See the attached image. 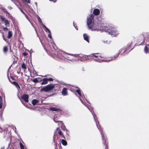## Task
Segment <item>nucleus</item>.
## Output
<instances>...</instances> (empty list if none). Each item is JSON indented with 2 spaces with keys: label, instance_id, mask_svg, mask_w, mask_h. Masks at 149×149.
<instances>
[{
  "label": "nucleus",
  "instance_id": "obj_58",
  "mask_svg": "<svg viewBox=\"0 0 149 149\" xmlns=\"http://www.w3.org/2000/svg\"><path fill=\"white\" fill-rule=\"evenodd\" d=\"M98 125H99V122H98Z\"/></svg>",
  "mask_w": 149,
  "mask_h": 149
},
{
  "label": "nucleus",
  "instance_id": "obj_41",
  "mask_svg": "<svg viewBox=\"0 0 149 149\" xmlns=\"http://www.w3.org/2000/svg\"><path fill=\"white\" fill-rule=\"evenodd\" d=\"M48 36L49 37V38L51 39H52V37L51 35V34H49L48 35Z\"/></svg>",
  "mask_w": 149,
  "mask_h": 149
},
{
  "label": "nucleus",
  "instance_id": "obj_37",
  "mask_svg": "<svg viewBox=\"0 0 149 149\" xmlns=\"http://www.w3.org/2000/svg\"><path fill=\"white\" fill-rule=\"evenodd\" d=\"M80 96L83 98V99H85V97L84 95H81Z\"/></svg>",
  "mask_w": 149,
  "mask_h": 149
},
{
  "label": "nucleus",
  "instance_id": "obj_11",
  "mask_svg": "<svg viewBox=\"0 0 149 149\" xmlns=\"http://www.w3.org/2000/svg\"><path fill=\"white\" fill-rule=\"evenodd\" d=\"M93 13L95 15H99L100 13V10L97 8L95 9L93 11Z\"/></svg>",
  "mask_w": 149,
  "mask_h": 149
},
{
  "label": "nucleus",
  "instance_id": "obj_28",
  "mask_svg": "<svg viewBox=\"0 0 149 149\" xmlns=\"http://www.w3.org/2000/svg\"><path fill=\"white\" fill-rule=\"evenodd\" d=\"M8 50V48L6 46L4 47L3 48V51L4 52H6Z\"/></svg>",
  "mask_w": 149,
  "mask_h": 149
},
{
  "label": "nucleus",
  "instance_id": "obj_10",
  "mask_svg": "<svg viewBox=\"0 0 149 149\" xmlns=\"http://www.w3.org/2000/svg\"><path fill=\"white\" fill-rule=\"evenodd\" d=\"M83 37L84 39L88 43H89V36L86 33H84L83 34Z\"/></svg>",
  "mask_w": 149,
  "mask_h": 149
},
{
  "label": "nucleus",
  "instance_id": "obj_49",
  "mask_svg": "<svg viewBox=\"0 0 149 149\" xmlns=\"http://www.w3.org/2000/svg\"><path fill=\"white\" fill-rule=\"evenodd\" d=\"M5 149V147H1V149Z\"/></svg>",
  "mask_w": 149,
  "mask_h": 149
},
{
  "label": "nucleus",
  "instance_id": "obj_51",
  "mask_svg": "<svg viewBox=\"0 0 149 149\" xmlns=\"http://www.w3.org/2000/svg\"><path fill=\"white\" fill-rule=\"evenodd\" d=\"M4 30H7L8 29L7 28H4Z\"/></svg>",
  "mask_w": 149,
  "mask_h": 149
},
{
  "label": "nucleus",
  "instance_id": "obj_24",
  "mask_svg": "<svg viewBox=\"0 0 149 149\" xmlns=\"http://www.w3.org/2000/svg\"><path fill=\"white\" fill-rule=\"evenodd\" d=\"M19 145L21 148V149H24V146L20 142L19 143Z\"/></svg>",
  "mask_w": 149,
  "mask_h": 149
},
{
  "label": "nucleus",
  "instance_id": "obj_2",
  "mask_svg": "<svg viewBox=\"0 0 149 149\" xmlns=\"http://www.w3.org/2000/svg\"><path fill=\"white\" fill-rule=\"evenodd\" d=\"M79 100L81 101V102L82 103L84 104V105H85L89 109L90 111H91V113L93 115L94 119V120H95V123H96V125L97 126V128L98 129L100 130L101 134L102 136V139L103 140V144L105 146V149H108V143L107 142V140L106 138H105V137L104 136V134L103 133L102 131L101 130L100 128V126H98V124H97V122L96 121V119H95V118L97 117V116L94 114V112H93L92 111V109H89V108L88 107V106L87 105H86L85 104V103L84 102L81 100V98L80 97H79Z\"/></svg>",
  "mask_w": 149,
  "mask_h": 149
},
{
  "label": "nucleus",
  "instance_id": "obj_42",
  "mask_svg": "<svg viewBox=\"0 0 149 149\" xmlns=\"http://www.w3.org/2000/svg\"><path fill=\"white\" fill-rule=\"evenodd\" d=\"M50 1H52L54 3H55L56 2V0H49Z\"/></svg>",
  "mask_w": 149,
  "mask_h": 149
},
{
  "label": "nucleus",
  "instance_id": "obj_6",
  "mask_svg": "<svg viewBox=\"0 0 149 149\" xmlns=\"http://www.w3.org/2000/svg\"><path fill=\"white\" fill-rule=\"evenodd\" d=\"M123 50V49H120L118 51V53L115 56H114L113 59V57H112V58H110L109 59H106L104 60L103 61L108 62L112 60L113 59H114L115 58H116L119 56V54L122 52Z\"/></svg>",
  "mask_w": 149,
  "mask_h": 149
},
{
  "label": "nucleus",
  "instance_id": "obj_1",
  "mask_svg": "<svg viewBox=\"0 0 149 149\" xmlns=\"http://www.w3.org/2000/svg\"><path fill=\"white\" fill-rule=\"evenodd\" d=\"M89 29L92 31H104L111 34L112 36H115L118 34L117 29L112 24L107 25L104 24H100L97 23V24L93 23L91 24V26H88Z\"/></svg>",
  "mask_w": 149,
  "mask_h": 149
},
{
  "label": "nucleus",
  "instance_id": "obj_32",
  "mask_svg": "<svg viewBox=\"0 0 149 149\" xmlns=\"http://www.w3.org/2000/svg\"><path fill=\"white\" fill-rule=\"evenodd\" d=\"M54 80L52 78H47V81H53Z\"/></svg>",
  "mask_w": 149,
  "mask_h": 149
},
{
  "label": "nucleus",
  "instance_id": "obj_21",
  "mask_svg": "<svg viewBox=\"0 0 149 149\" xmlns=\"http://www.w3.org/2000/svg\"><path fill=\"white\" fill-rule=\"evenodd\" d=\"M93 60L99 63H101L102 61V60L100 59L99 58L93 59Z\"/></svg>",
  "mask_w": 149,
  "mask_h": 149
},
{
  "label": "nucleus",
  "instance_id": "obj_8",
  "mask_svg": "<svg viewBox=\"0 0 149 149\" xmlns=\"http://www.w3.org/2000/svg\"><path fill=\"white\" fill-rule=\"evenodd\" d=\"M40 81L41 82V85H45L47 84V78H44L41 79L40 80Z\"/></svg>",
  "mask_w": 149,
  "mask_h": 149
},
{
  "label": "nucleus",
  "instance_id": "obj_54",
  "mask_svg": "<svg viewBox=\"0 0 149 149\" xmlns=\"http://www.w3.org/2000/svg\"><path fill=\"white\" fill-rule=\"evenodd\" d=\"M59 128V127H58L57 128H56V130H57Z\"/></svg>",
  "mask_w": 149,
  "mask_h": 149
},
{
  "label": "nucleus",
  "instance_id": "obj_31",
  "mask_svg": "<svg viewBox=\"0 0 149 149\" xmlns=\"http://www.w3.org/2000/svg\"><path fill=\"white\" fill-rule=\"evenodd\" d=\"M53 120L54 121V122H55L56 123H57L58 122H60L61 123H62V121H58V120L56 121V120H55L54 119H53Z\"/></svg>",
  "mask_w": 149,
  "mask_h": 149
},
{
  "label": "nucleus",
  "instance_id": "obj_18",
  "mask_svg": "<svg viewBox=\"0 0 149 149\" xmlns=\"http://www.w3.org/2000/svg\"><path fill=\"white\" fill-rule=\"evenodd\" d=\"M149 46V45H147L144 48V52L145 53H147L148 52V48L147 47V46Z\"/></svg>",
  "mask_w": 149,
  "mask_h": 149
},
{
  "label": "nucleus",
  "instance_id": "obj_27",
  "mask_svg": "<svg viewBox=\"0 0 149 149\" xmlns=\"http://www.w3.org/2000/svg\"><path fill=\"white\" fill-rule=\"evenodd\" d=\"M38 20L40 21L42 25V24H43L42 22L41 19L39 16H38Z\"/></svg>",
  "mask_w": 149,
  "mask_h": 149
},
{
  "label": "nucleus",
  "instance_id": "obj_5",
  "mask_svg": "<svg viewBox=\"0 0 149 149\" xmlns=\"http://www.w3.org/2000/svg\"><path fill=\"white\" fill-rule=\"evenodd\" d=\"M1 21L4 22L5 25L6 26H10L9 21L7 19H6L5 17L2 16H0Z\"/></svg>",
  "mask_w": 149,
  "mask_h": 149
},
{
  "label": "nucleus",
  "instance_id": "obj_17",
  "mask_svg": "<svg viewBox=\"0 0 149 149\" xmlns=\"http://www.w3.org/2000/svg\"><path fill=\"white\" fill-rule=\"evenodd\" d=\"M61 143L63 145L66 146L67 144L66 141L64 139H62L61 141Z\"/></svg>",
  "mask_w": 149,
  "mask_h": 149
},
{
  "label": "nucleus",
  "instance_id": "obj_20",
  "mask_svg": "<svg viewBox=\"0 0 149 149\" xmlns=\"http://www.w3.org/2000/svg\"><path fill=\"white\" fill-rule=\"evenodd\" d=\"M12 36V32L11 31H9L8 32V38H10Z\"/></svg>",
  "mask_w": 149,
  "mask_h": 149
},
{
  "label": "nucleus",
  "instance_id": "obj_4",
  "mask_svg": "<svg viewBox=\"0 0 149 149\" xmlns=\"http://www.w3.org/2000/svg\"><path fill=\"white\" fill-rule=\"evenodd\" d=\"M94 15L93 14H91L87 17V24L88 26H90L91 24L94 22Z\"/></svg>",
  "mask_w": 149,
  "mask_h": 149
},
{
  "label": "nucleus",
  "instance_id": "obj_45",
  "mask_svg": "<svg viewBox=\"0 0 149 149\" xmlns=\"http://www.w3.org/2000/svg\"><path fill=\"white\" fill-rule=\"evenodd\" d=\"M13 130H15V132L16 133H16V132L15 130L16 129V127H15L14 128H13Z\"/></svg>",
  "mask_w": 149,
  "mask_h": 149
},
{
  "label": "nucleus",
  "instance_id": "obj_52",
  "mask_svg": "<svg viewBox=\"0 0 149 149\" xmlns=\"http://www.w3.org/2000/svg\"><path fill=\"white\" fill-rule=\"evenodd\" d=\"M53 44L54 45H55V46H56L54 42L53 43Z\"/></svg>",
  "mask_w": 149,
  "mask_h": 149
},
{
  "label": "nucleus",
  "instance_id": "obj_15",
  "mask_svg": "<svg viewBox=\"0 0 149 149\" xmlns=\"http://www.w3.org/2000/svg\"><path fill=\"white\" fill-rule=\"evenodd\" d=\"M6 14L8 15V17L11 19L13 20L14 18L11 14L8 12L6 13Z\"/></svg>",
  "mask_w": 149,
  "mask_h": 149
},
{
  "label": "nucleus",
  "instance_id": "obj_7",
  "mask_svg": "<svg viewBox=\"0 0 149 149\" xmlns=\"http://www.w3.org/2000/svg\"><path fill=\"white\" fill-rule=\"evenodd\" d=\"M29 97L28 95L26 94H24L21 97V98L26 102H28Z\"/></svg>",
  "mask_w": 149,
  "mask_h": 149
},
{
  "label": "nucleus",
  "instance_id": "obj_47",
  "mask_svg": "<svg viewBox=\"0 0 149 149\" xmlns=\"http://www.w3.org/2000/svg\"><path fill=\"white\" fill-rule=\"evenodd\" d=\"M8 8L9 9H12V8L10 6H8Z\"/></svg>",
  "mask_w": 149,
  "mask_h": 149
},
{
  "label": "nucleus",
  "instance_id": "obj_14",
  "mask_svg": "<svg viewBox=\"0 0 149 149\" xmlns=\"http://www.w3.org/2000/svg\"><path fill=\"white\" fill-rule=\"evenodd\" d=\"M39 102V101L36 99H33L32 100V103L33 105H35Z\"/></svg>",
  "mask_w": 149,
  "mask_h": 149
},
{
  "label": "nucleus",
  "instance_id": "obj_13",
  "mask_svg": "<svg viewBox=\"0 0 149 149\" xmlns=\"http://www.w3.org/2000/svg\"><path fill=\"white\" fill-rule=\"evenodd\" d=\"M49 109L52 111H56L60 110L59 108H57L54 107H50Z\"/></svg>",
  "mask_w": 149,
  "mask_h": 149
},
{
  "label": "nucleus",
  "instance_id": "obj_30",
  "mask_svg": "<svg viewBox=\"0 0 149 149\" xmlns=\"http://www.w3.org/2000/svg\"><path fill=\"white\" fill-rule=\"evenodd\" d=\"M43 26V27L45 28V30H46V31H48L49 29L46 27V26L44 24H42V25Z\"/></svg>",
  "mask_w": 149,
  "mask_h": 149
},
{
  "label": "nucleus",
  "instance_id": "obj_35",
  "mask_svg": "<svg viewBox=\"0 0 149 149\" xmlns=\"http://www.w3.org/2000/svg\"><path fill=\"white\" fill-rule=\"evenodd\" d=\"M59 134L60 135H61V136L63 135L62 134V132L60 130L59 132Z\"/></svg>",
  "mask_w": 149,
  "mask_h": 149
},
{
  "label": "nucleus",
  "instance_id": "obj_16",
  "mask_svg": "<svg viewBox=\"0 0 149 149\" xmlns=\"http://www.w3.org/2000/svg\"><path fill=\"white\" fill-rule=\"evenodd\" d=\"M98 54V53L93 54H91L89 55H88V56L90 57H92V56H94L95 58H97L98 57V56L96 55L95 54Z\"/></svg>",
  "mask_w": 149,
  "mask_h": 149
},
{
  "label": "nucleus",
  "instance_id": "obj_26",
  "mask_svg": "<svg viewBox=\"0 0 149 149\" xmlns=\"http://www.w3.org/2000/svg\"><path fill=\"white\" fill-rule=\"evenodd\" d=\"M32 81L35 83L37 82L38 81L37 78L33 79Z\"/></svg>",
  "mask_w": 149,
  "mask_h": 149
},
{
  "label": "nucleus",
  "instance_id": "obj_40",
  "mask_svg": "<svg viewBox=\"0 0 149 149\" xmlns=\"http://www.w3.org/2000/svg\"><path fill=\"white\" fill-rule=\"evenodd\" d=\"M73 25L74 26L75 28L77 30H78V29L77 28L76 26L74 24V22H73Z\"/></svg>",
  "mask_w": 149,
  "mask_h": 149
},
{
  "label": "nucleus",
  "instance_id": "obj_9",
  "mask_svg": "<svg viewBox=\"0 0 149 149\" xmlns=\"http://www.w3.org/2000/svg\"><path fill=\"white\" fill-rule=\"evenodd\" d=\"M68 89L66 88H63L61 91L62 94L63 96H66L68 95Z\"/></svg>",
  "mask_w": 149,
  "mask_h": 149
},
{
  "label": "nucleus",
  "instance_id": "obj_55",
  "mask_svg": "<svg viewBox=\"0 0 149 149\" xmlns=\"http://www.w3.org/2000/svg\"><path fill=\"white\" fill-rule=\"evenodd\" d=\"M132 49H131L130 50H129V51L128 52H130V51L132 50Z\"/></svg>",
  "mask_w": 149,
  "mask_h": 149
},
{
  "label": "nucleus",
  "instance_id": "obj_22",
  "mask_svg": "<svg viewBox=\"0 0 149 149\" xmlns=\"http://www.w3.org/2000/svg\"><path fill=\"white\" fill-rule=\"evenodd\" d=\"M76 92L77 93L78 95L80 96H81L82 95L81 93V91L80 89H77L76 90Z\"/></svg>",
  "mask_w": 149,
  "mask_h": 149
},
{
  "label": "nucleus",
  "instance_id": "obj_23",
  "mask_svg": "<svg viewBox=\"0 0 149 149\" xmlns=\"http://www.w3.org/2000/svg\"><path fill=\"white\" fill-rule=\"evenodd\" d=\"M22 68L23 69L26 70L27 69L26 66L24 63H23L22 65Z\"/></svg>",
  "mask_w": 149,
  "mask_h": 149
},
{
  "label": "nucleus",
  "instance_id": "obj_38",
  "mask_svg": "<svg viewBox=\"0 0 149 149\" xmlns=\"http://www.w3.org/2000/svg\"><path fill=\"white\" fill-rule=\"evenodd\" d=\"M66 54H67V53H66ZM69 54V55H71V56H76V54Z\"/></svg>",
  "mask_w": 149,
  "mask_h": 149
},
{
  "label": "nucleus",
  "instance_id": "obj_57",
  "mask_svg": "<svg viewBox=\"0 0 149 149\" xmlns=\"http://www.w3.org/2000/svg\"><path fill=\"white\" fill-rule=\"evenodd\" d=\"M86 101L88 103V101H87V100H86Z\"/></svg>",
  "mask_w": 149,
  "mask_h": 149
},
{
  "label": "nucleus",
  "instance_id": "obj_34",
  "mask_svg": "<svg viewBox=\"0 0 149 149\" xmlns=\"http://www.w3.org/2000/svg\"><path fill=\"white\" fill-rule=\"evenodd\" d=\"M130 46H128L125 49V50H124L123 53L125 52L127 50V49L129 48V47H130Z\"/></svg>",
  "mask_w": 149,
  "mask_h": 149
},
{
  "label": "nucleus",
  "instance_id": "obj_59",
  "mask_svg": "<svg viewBox=\"0 0 149 149\" xmlns=\"http://www.w3.org/2000/svg\"><path fill=\"white\" fill-rule=\"evenodd\" d=\"M58 125L59 126V123H58Z\"/></svg>",
  "mask_w": 149,
  "mask_h": 149
},
{
  "label": "nucleus",
  "instance_id": "obj_3",
  "mask_svg": "<svg viewBox=\"0 0 149 149\" xmlns=\"http://www.w3.org/2000/svg\"><path fill=\"white\" fill-rule=\"evenodd\" d=\"M55 86V84H50L42 87L40 90V92H42L44 91L45 92H49L52 90V91Z\"/></svg>",
  "mask_w": 149,
  "mask_h": 149
},
{
  "label": "nucleus",
  "instance_id": "obj_19",
  "mask_svg": "<svg viewBox=\"0 0 149 149\" xmlns=\"http://www.w3.org/2000/svg\"><path fill=\"white\" fill-rule=\"evenodd\" d=\"M2 98L1 96H0V109L2 108Z\"/></svg>",
  "mask_w": 149,
  "mask_h": 149
},
{
  "label": "nucleus",
  "instance_id": "obj_43",
  "mask_svg": "<svg viewBox=\"0 0 149 149\" xmlns=\"http://www.w3.org/2000/svg\"><path fill=\"white\" fill-rule=\"evenodd\" d=\"M25 1L28 2L29 3H30V0H25Z\"/></svg>",
  "mask_w": 149,
  "mask_h": 149
},
{
  "label": "nucleus",
  "instance_id": "obj_29",
  "mask_svg": "<svg viewBox=\"0 0 149 149\" xmlns=\"http://www.w3.org/2000/svg\"><path fill=\"white\" fill-rule=\"evenodd\" d=\"M103 42L104 43L107 44H109L111 42V41H108V40L104 41Z\"/></svg>",
  "mask_w": 149,
  "mask_h": 149
},
{
  "label": "nucleus",
  "instance_id": "obj_53",
  "mask_svg": "<svg viewBox=\"0 0 149 149\" xmlns=\"http://www.w3.org/2000/svg\"><path fill=\"white\" fill-rule=\"evenodd\" d=\"M0 115L1 116L2 115V113H0Z\"/></svg>",
  "mask_w": 149,
  "mask_h": 149
},
{
  "label": "nucleus",
  "instance_id": "obj_46",
  "mask_svg": "<svg viewBox=\"0 0 149 149\" xmlns=\"http://www.w3.org/2000/svg\"><path fill=\"white\" fill-rule=\"evenodd\" d=\"M48 31L49 33V34H51V31H50V30L49 29Z\"/></svg>",
  "mask_w": 149,
  "mask_h": 149
},
{
  "label": "nucleus",
  "instance_id": "obj_25",
  "mask_svg": "<svg viewBox=\"0 0 149 149\" xmlns=\"http://www.w3.org/2000/svg\"><path fill=\"white\" fill-rule=\"evenodd\" d=\"M2 10L3 11L6 13H7L8 12L6 10V8L4 7H2L1 8Z\"/></svg>",
  "mask_w": 149,
  "mask_h": 149
},
{
  "label": "nucleus",
  "instance_id": "obj_12",
  "mask_svg": "<svg viewBox=\"0 0 149 149\" xmlns=\"http://www.w3.org/2000/svg\"><path fill=\"white\" fill-rule=\"evenodd\" d=\"M12 83L15 85L17 89H18L20 88V87L18 84L15 81L13 82Z\"/></svg>",
  "mask_w": 149,
  "mask_h": 149
},
{
  "label": "nucleus",
  "instance_id": "obj_33",
  "mask_svg": "<svg viewBox=\"0 0 149 149\" xmlns=\"http://www.w3.org/2000/svg\"><path fill=\"white\" fill-rule=\"evenodd\" d=\"M27 54H28V53H27L26 52H23L22 53V55L24 56H26L27 55Z\"/></svg>",
  "mask_w": 149,
  "mask_h": 149
},
{
  "label": "nucleus",
  "instance_id": "obj_56",
  "mask_svg": "<svg viewBox=\"0 0 149 149\" xmlns=\"http://www.w3.org/2000/svg\"><path fill=\"white\" fill-rule=\"evenodd\" d=\"M9 145H10V143H9L8 145V147H9Z\"/></svg>",
  "mask_w": 149,
  "mask_h": 149
},
{
  "label": "nucleus",
  "instance_id": "obj_48",
  "mask_svg": "<svg viewBox=\"0 0 149 149\" xmlns=\"http://www.w3.org/2000/svg\"><path fill=\"white\" fill-rule=\"evenodd\" d=\"M61 136L64 139H65V137L63 135H62Z\"/></svg>",
  "mask_w": 149,
  "mask_h": 149
},
{
  "label": "nucleus",
  "instance_id": "obj_36",
  "mask_svg": "<svg viewBox=\"0 0 149 149\" xmlns=\"http://www.w3.org/2000/svg\"><path fill=\"white\" fill-rule=\"evenodd\" d=\"M24 15L25 16L26 18L29 21V22L31 23L30 21L29 20V19H28V16L26 14Z\"/></svg>",
  "mask_w": 149,
  "mask_h": 149
},
{
  "label": "nucleus",
  "instance_id": "obj_39",
  "mask_svg": "<svg viewBox=\"0 0 149 149\" xmlns=\"http://www.w3.org/2000/svg\"><path fill=\"white\" fill-rule=\"evenodd\" d=\"M19 9L22 12V13L24 14V15H25V14H26L21 9H20V8H19Z\"/></svg>",
  "mask_w": 149,
  "mask_h": 149
},
{
  "label": "nucleus",
  "instance_id": "obj_44",
  "mask_svg": "<svg viewBox=\"0 0 149 149\" xmlns=\"http://www.w3.org/2000/svg\"><path fill=\"white\" fill-rule=\"evenodd\" d=\"M35 5H36V8H37V3L36 2H35Z\"/></svg>",
  "mask_w": 149,
  "mask_h": 149
},
{
  "label": "nucleus",
  "instance_id": "obj_50",
  "mask_svg": "<svg viewBox=\"0 0 149 149\" xmlns=\"http://www.w3.org/2000/svg\"><path fill=\"white\" fill-rule=\"evenodd\" d=\"M64 127H65V128H64V129H65V130H66L67 131L68 130L65 127V126H64Z\"/></svg>",
  "mask_w": 149,
  "mask_h": 149
}]
</instances>
